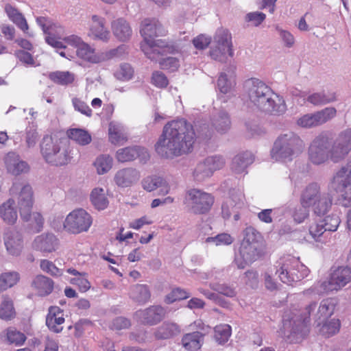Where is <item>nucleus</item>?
Wrapping results in <instances>:
<instances>
[{
  "mask_svg": "<svg viewBox=\"0 0 351 351\" xmlns=\"http://www.w3.org/2000/svg\"><path fill=\"white\" fill-rule=\"evenodd\" d=\"M213 173L205 160L197 165L193 171V177L197 181H203L206 178L212 176Z\"/></svg>",
  "mask_w": 351,
  "mask_h": 351,
  "instance_id": "obj_57",
  "label": "nucleus"
},
{
  "mask_svg": "<svg viewBox=\"0 0 351 351\" xmlns=\"http://www.w3.org/2000/svg\"><path fill=\"white\" fill-rule=\"evenodd\" d=\"M322 221L328 233L336 231L341 222L339 216L336 213L326 217Z\"/></svg>",
  "mask_w": 351,
  "mask_h": 351,
  "instance_id": "obj_60",
  "label": "nucleus"
},
{
  "mask_svg": "<svg viewBox=\"0 0 351 351\" xmlns=\"http://www.w3.org/2000/svg\"><path fill=\"white\" fill-rule=\"evenodd\" d=\"M253 162V156L250 152L241 153L234 156L232 163V169L236 173H241Z\"/></svg>",
  "mask_w": 351,
  "mask_h": 351,
  "instance_id": "obj_36",
  "label": "nucleus"
},
{
  "mask_svg": "<svg viewBox=\"0 0 351 351\" xmlns=\"http://www.w3.org/2000/svg\"><path fill=\"white\" fill-rule=\"evenodd\" d=\"M64 322L63 311L58 306L51 307L46 318V324L49 330L56 333L61 332Z\"/></svg>",
  "mask_w": 351,
  "mask_h": 351,
  "instance_id": "obj_26",
  "label": "nucleus"
},
{
  "mask_svg": "<svg viewBox=\"0 0 351 351\" xmlns=\"http://www.w3.org/2000/svg\"><path fill=\"white\" fill-rule=\"evenodd\" d=\"M244 90L250 102L263 112L281 114L287 110L283 98L259 79L247 80L244 84Z\"/></svg>",
  "mask_w": 351,
  "mask_h": 351,
  "instance_id": "obj_3",
  "label": "nucleus"
},
{
  "mask_svg": "<svg viewBox=\"0 0 351 351\" xmlns=\"http://www.w3.org/2000/svg\"><path fill=\"white\" fill-rule=\"evenodd\" d=\"M213 125L215 130L223 134L228 132L231 126L230 117L226 112H220L213 119Z\"/></svg>",
  "mask_w": 351,
  "mask_h": 351,
  "instance_id": "obj_46",
  "label": "nucleus"
},
{
  "mask_svg": "<svg viewBox=\"0 0 351 351\" xmlns=\"http://www.w3.org/2000/svg\"><path fill=\"white\" fill-rule=\"evenodd\" d=\"M232 332V329L228 324H220L215 328L214 337L219 344H223L228 341Z\"/></svg>",
  "mask_w": 351,
  "mask_h": 351,
  "instance_id": "obj_54",
  "label": "nucleus"
},
{
  "mask_svg": "<svg viewBox=\"0 0 351 351\" xmlns=\"http://www.w3.org/2000/svg\"><path fill=\"white\" fill-rule=\"evenodd\" d=\"M322 195L320 193V187L317 183H311L304 189L301 195V204L311 206L315 200H317Z\"/></svg>",
  "mask_w": 351,
  "mask_h": 351,
  "instance_id": "obj_33",
  "label": "nucleus"
},
{
  "mask_svg": "<svg viewBox=\"0 0 351 351\" xmlns=\"http://www.w3.org/2000/svg\"><path fill=\"white\" fill-rule=\"evenodd\" d=\"M244 238L242 241H247L253 244L255 243L257 245L261 246V237L259 232H258L254 228L247 227L244 230Z\"/></svg>",
  "mask_w": 351,
  "mask_h": 351,
  "instance_id": "obj_59",
  "label": "nucleus"
},
{
  "mask_svg": "<svg viewBox=\"0 0 351 351\" xmlns=\"http://www.w3.org/2000/svg\"><path fill=\"white\" fill-rule=\"evenodd\" d=\"M0 217L8 224H14L18 219L15 201L10 198L0 205Z\"/></svg>",
  "mask_w": 351,
  "mask_h": 351,
  "instance_id": "obj_29",
  "label": "nucleus"
},
{
  "mask_svg": "<svg viewBox=\"0 0 351 351\" xmlns=\"http://www.w3.org/2000/svg\"><path fill=\"white\" fill-rule=\"evenodd\" d=\"M67 272L74 276L73 278L69 280V282L71 284L77 286L80 292L85 293L90 289L91 285L87 278L86 273H80L72 268L68 269Z\"/></svg>",
  "mask_w": 351,
  "mask_h": 351,
  "instance_id": "obj_34",
  "label": "nucleus"
},
{
  "mask_svg": "<svg viewBox=\"0 0 351 351\" xmlns=\"http://www.w3.org/2000/svg\"><path fill=\"white\" fill-rule=\"evenodd\" d=\"M93 165L97 174L104 175L112 168L113 159L108 154H101L95 158Z\"/></svg>",
  "mask_w": 351,
  "mask_h": 351,
  "instance_id": "obj_43",
  "label": "nucleus"
},
{
  "mask_svg": "<svg viewBox=\"0 0 351 351\" xmlns=\"http://www.w3.org/2000/svg\"><path fill=\"white\" fill-rule=\"evenodd\" d=\"M140 177V173L136 169L123 168L116 172L114 180L117 186L125 188L137 182Z\"/></svg>",
  "mask_w": 351,
  "mask_h": 351,
  "instance_id": "obj_21",
  "label": "nucleus"
},
{
  "mask_svg": "<svg viewBox=\"0 0 351 351\" xmlns=\"http://www.w3.org/2000/svg\"><path fill=\"white\" fill-rule=\"evenodd\" d=\"M351 150V129L342 131L334 141L329 150L330 158L333 162H339Z\"/></svg>",
  "mask_w": 351,
  "mask_h": 351,
  "instance_id": "obj_15",
  "label": "nucleus"
},
{
  "mask_svg": "<svg viewBox=\"0 0 351 351\" xmlns=\"http://www.w3.org/2000/svg\"><path fill=\"white\" fill-rule=\"evenodd\" d=\"M72 104L75 110L87 117H91L92 110L89 108L86 103L82 101L81 99L77 97L73 98Z\"/></svg>",
  "mask_w": 351,
  "mask_h": 351,
  "instance_id": "obj_63",
  "label": "nucleus"
},
{
  "mask_svg": "<svg viewBox=\"0 0 351 351\" xmlns=\"http://www.w3.org/2000/svg\"><path fill=\"white\" fill-rule=\"evenodd\" d=\"M19 274L16 271H8L0 276V292L15 285L19 280Z\"/></svg>",
  "mask_w": 351,
  "mask_h": 351,
  "instance_id": "obj_53",
  "label": "nucleus"
},
{
  "mask_svg": "<svg viewBox=\"0 0 351 351\" xmlns=\"http://www.w3.org/2000/svg\"><path fill=\"white\" fill-rule=\"evenodd\" d=\"M351 282V268L338 266L330 269L328 280L319 281L304 292L306 296L338 291Z\"/></svg>",
  "mask_w": 351,
  "mask_h": 351,
  "instance_id": "obj_6",
  "label": "nucleus"
},
{
  "mask_svg": "<svg viewBox=\"0 0 351 351\" xmlns=\"http://www.w3.org/2000/svg\"><path fill=\"white\" fill-rule=\"evenodd\" d=\"M49 79L56 84L66 86L72 84L75 80L73 73L68 71H57L49 74Z\"/></svg>",
  "mask_w": 351,
  "mask_h": 351,
  "instance_id": "obj_44",
  "label": "nucleus"
},
{
  "mask_svg": "<svg viewBox=\"0 0 351 351\" xmlns=\"http://www.w3.org/2000/svg\"><path fill=\"white\" fill-rule=\"evenodd\" d=\"M195 141L191 124L184 119L173 120L164 126L155 149L160 156L172 158L191 152Z\"/></svg>",
  "mask_w": 351,
  "mask_h": 351,
  "instance_id": "obj_1",
  "label": "nucleus"
},
{
  "mask_svg": "<svg viewBox=\"0 0 351 351\" xmlns=\"http://www.w3.org/2000/svg\"><path fill=\"white\" fill-rule=\"evenodd\" d=\"M112 30L114 36L121 41L128 40L132 35V28L129 23L120 18L112 23Z\"/></svg>",
  "mask_w": 351,
  "mask_h": 351,
  "instance_id": "obj_30",
  "label": "nucleus"
},
{
  "mask_svg": "<svg viewBox=\"0 0 351 351\" xmlns=\"http://www.w3.org/2000/svg\"><path fill=\"white\" fill-rule=\"evenodd\" d=\"M332 206V199L327 193L319 195L318 199L313 202L311 206L313 207V212L315 215L320 216L325 215Z\"/></svg>",
  "mask_w": 351,
  "mask_h": 351,
  "instance_id": "obj_42",
  "label": "nucleus"
},
{
  "mask_svg": "<svg viewBox=\"0 0 351 351\" xmlns=\"http://www.w3.org/2000/svg\"><path fill=\"white\" fill-rule=\"evenodd\" d=\"M33 204L32 188L29 184H25L21 187L18 197V206L21 217H27L29 211L32 210Z\"/></svg>",
  "mask_w": 351,
  "mask_h": 351,
  "instance_id": "obj_19",
  "label": "nucleus"
},
{
  "mask_svg": "<svg viewBox=\"0 0 351 351\" xmlns=\"http://www.w3.org/2000/svg\"><path fill=\"white\" fill-rule=\"evenodd\" d=\"M204 160L213 173L215 171L221 169L225 165L223 158L220 156H210Z\"/></svg>",
  "mask_w": 351,
  "mask_h": 351,
  "instance_id": "obj_62",
  "label": "nucleus"
},
{
  "mask_svg": "<svg viewBox=\"0 0 351 351\" xmlns=\"http://www.w3.org/2000/svg\"><path fill=\"white\" fill-rule=\"evenodd\" d=\"M109 141L114 145H122L128 140V134L122 124L111 121L108 126Z\"/></svg>",
  "mask_w": 351,
  "mask_h": 351,
  "instance_id": "obj_28",
  "label": "nucleus"
},
{
  "mask_svg": "<svg viewBox=\"0 0 351 351\" xmlns=\"http://www.w3.org/2000/svg\"><path fill=\"white\" fill-rule=\"evenodd\" d=\"M213 202L214 199L210 194L197 189L188 190L184 200L188 211L195 215L208 213Z\"/></svg>",
  "mask_w": 351,
  "mask_h": 351,
  "instance_id": "obj_11",
  "label": "nucleus"
},
{
  "mask_svg": "<svg viewBox=\"0 0 351 351\" xmlns=\"http://www.w3.org/2000/svg\"><path fill=\"white\" fill-rule=\"evenodd\" d=\"M4 245L9 254L19 256L23 249L21 234L15 230L8 232L4 237Z\"/></svg>",
  "mask_w": 351,
  "mask_h": 351,
  "instance_id": "obj_22",
  "label": "nucleus"
},
{
  "mask_svg": "<svg viewBox=\"0 0 351 351\" xmlns=\"http://www.w3.org/2000/svg\"><path fill=\"white\" fill-rule=\"evenodd\" d=\"M104 18L93 14L90 18L88 36L93 40L107 42L110 38V32L105 26Z\"/></svg>",
  "mask_w": 351,
  "mask_h": 351,
  "instance_id": "obj_17",
  "label": "nucleus"
},
{
  "mask_svg": "<svg viewBox=\"0 0 351 351\" xmlns=\"http://www.w3.org/2000/svg\"><path fill=\"white\" fill-rule=\"evenodd\" d=\"M329 187L339 195V201L344 206L351 204V167H341L334 175Z\"/></svg>",
  "mask_w": 351,
  "mask_h": 351,
  "instance_id": "obj_10",
  "label": "nucleus"
},
{
  "mask_svg": "<svg viewBox=\"0 0 351 351\" xmlns=\"http://www.w3.org/2000/svg\"><path fill=\"white\" fill-rule=\"evenodd\" d=\"M210 287L213 291L226 297L233 298L237 295L235 288L226 283H211Z\"/></svg>",
  "mask_w": 351,
  "mask_h": 351,
  "instance_id": "obj_58",
  "label": "nucleus"
},
{
  "mask_svg": "<svg viewBox=\"0 0 351 351\" xmlns=\"http://www.w3.org/2000/svg\"><path fill=\"white\" fill-rule=\"evenodd\" d=\"M130 297L138 303H145L150 298L148 287L144 285H135L131 288Z\"/></svg>",
  "mask_w": 351,
  "mask_h": 351,
  "instance_id": "obj_47",
  "label": "nucleus"
},
{
  "mask_svg": "<svg viewBox=\"0 0 351 351\" xmlns=\"http://www.w3.org/2000/svg\"><path fill=\"white\" fill-rule=\"evenodd\" d=\"M328 231L325 228L322 219L312 223L309 227V233L316 241L327 243L328 240H326V238L330 234L326 233V235H324V233Z\"/></svg>",
  "mask_w": 351,
  "mask_h": 351,
  "instance_id": "obj_45",
  "label": "nucleus"
},
{
  "mask_svg": "<svg viewBox=\"0 0 351 351\" xmlns=\"http://www.w3.org/2000/svg\"><path fill=\"white\" fill-rule=\"evenodd\" d=\"M4 341L8 344L14 345L16 346H21L26 341V336L20 330L14 327H9L3 332Z\"/></svg>",
  "mask_w": 351,
  "mask_h": 351,
  "instance_id": "obj_40",
  "label": "nucleus"
},
{
  "mask_svg": "<svg viewBox=\"0 0 351 351\" xmlns=\"http://www.w3.org/2000/svg\"><path fill=\"white\" fill-rule=\"evenodd\" d=\"M329 146V140L326 135L321 134L315 137L308 148L309 160L315 165L326 162L330 157Z\"/></svg>",
  "mask_w": 351,
  "mask_h": 351,
  "instance_id": "obj_14",
  "label": "nucleus"
},
{
  "mask_svg": "<svg viewBox=\"0 0 351 351\" xmlns=\"http://www.w3.org/2000/svg\"><path fill=\"white\" fill-rule=\"evenodd\" d=\"M40 268L51 276H58L62 274V271L52 262L48 260H42L40 264Z\"/></svg>",
  "mask_w": 351,
  "mask_h": 351,
  "instance_id": "obj_64",
  "label": "nucleus"
},
{
  "mask_svg": "<svg viewBox=\"0 0 351 351\" xmlns=\"http://www.w3.org/2000/svg\"><path fill=\"white\" fill-rule=\"evenodd\" d=\"M32 285L38 294L43 296L48 295L52 291L53 282L49 278L38 275L34 278Z\"/></svg>",
  "mask_w": 351,
  "mask_h": 351,
  "instance_id": "obj_38",
  "label": "nucleus"
},
{
  "mask_svg": "<svg viewBox=\"0 0 351 351\" xmlns=\"http://www.w3.org/2000/svg\"><path fill=\"white\" fill-rule=\"evenodd\" d=\"M232 36L226 29H218L213 36L212 45L210 48V57L218 62H226L228 57L234 54Z\"/></svg>",
  "mask_w": 351,
  "mask_h": 351,
  "instance_id": "obj_9",
  "label": "nucleus"
},
{
  "mask_svg": "<svg viewBox=\"0 0 351 351\" xmlns=\"http://www.w3.org/2000/svg\"><path fill=\"white\" fill-rule=\"evenodd\" d=\"M165 311L160 306H153L136 312V315L149 324H156L165 316Z\"/></svg>",
  "mask_w": 351,
  "mask_h": 351,
  "instance_id": "obj_27",
  "label": "nucleus"
},
{
  "mask_svg": "<svg viewBox=\"0 0 351 351\" xmlns=\"http://www.w3.org/2000/svg\"><path fill=\"white\" fill-rule=\"evenodd\" d=\"M179 332L178 326L174 323L165 322L155 332L157 339H168Z\"/></svg>",
  "mask_w": 351,
  "mask_h": 351,
  "instance_id": "obj_48",
  "label": "nucleus"
},
{
  "mask_svg": "<svg viewBox=\"0 0 351 351\" xmlns=\"http://www.w3.org/2000/svg\"><path fill=\"white\" fill-rule=\"evenodd\" d=\"M24 221H28L29 223V226H31L32 229L36 232H40L43 223H44V219L42 216V215L40 213L38 212H34L32 213L31 211H29L27 217H21Z\"/></svg>",
  "mask_w": 351,
  "mask_h": 351,
  "instance_id": "obj_55",
  "label": "nucleus"
},
{
  "mask_svg": "<svg viewBox=\"0 0 351 351\" xmlns=\"http://www.w3.org/2000/svg\"><path fill=\"white\" fill-rule=\"evenodd\" d=\"M276 273L280 280L285 284L291 285L298 282L309 274V269L299 259L293 256L281 258L276 266Z\"/></svg>",
  "mask_w": 351,
  "mask_h": 351,
  "instance_id": "obj_8",
  "label": "nucleus"
},
{
  "mask_svg": "<svg viewBox=\"0 0 351 351\" xmlns=\"http://www.w3.org/2000/svg\"><path fill=\"white\" fill-rule=\"evenodd\" d=\"M234 238L230 234L223 232L215 237H206L204 243L215 246H225L232 244Z\"/></svg>",
  "mask_w": 351,
  "mask_h": 351,
  "instance_id": "obj_52",
  "label": "nucleus"
},
{
  "mask_svg": "<svg viewBox=\"0 0 351 351\" xmlns=\"http://www.w3.org/2000/svg\"><path fill=\"white\" fill-rule=\"evenodd\" d=\"M141 156L143 159L149 157L147 149L143 147L134 146L118 149L116 152L115 158L119 162H126L132 161Z\"/></svg>",
  "mask_w": 351,
  "mask_h": 351,
  "instance_id": "obj_23",
  "label": "nucleus"
},
{
  "mask_svg": "<svg viewBox=\"0 0 351 351\" xmlns=\"http://www.w3.org/2000/svg\"><path fill=\"white\" fill-rule=\"evenodd\" d=\"M5 11L10 21H12L23 32L27 33L29 26L22 13L9 4L5 5Z\"/></svg>",
  "mask_w": 351,
  "mask_h": 351,
  "instance_id": "obj_35",
  "label": "nucleus"
},
{
  "mask_svg": "<svg viewBox=\"0 0 351 351\" xmlns=\"http://www.w3.org/2000/svg\"><path fill=\"white\" fill-rule=\"evenodd\" d=\"M317 307L315 302H311L304 309L303 315H294L291 317V322L294 324L293 327L295 333L301 334V336L306 335L308 332L307 324L309 322V317L311 312L314 311Z\"/></svg>",
  "mask_w": 351,
  "mask_h": 351,
  "instance_id": "obj_18",
  "label": "nucleus"
},
{
  "mask_svg": "<svg viewBox=\"0 0 351 351\" xmlns=\"http://www.w3.org/2000/svg\"><path fill=\"white\" fill-rule=\"evenodd\" d=\"M306 100L314 106H322L337 100V95L332 91L313 93L307 97Z\"/></svg>",
  "mask_w": 351,
  "mask_h": 351,
  "instance_id": "obj_37",
  "label": "nucleus"
},
{
  "mask_svg": "<svg viewBox=\"0 0 351 351\" xmlns=\"http://www.w3.org/2000/svg\"><path fill=\"white\" fill-rule=\"evenodd\" d=\"M341 327V322L339 319L332 318L326 320L319 329L320 333L326 337H329L339 332Z\"/></svg>",
  "mask_w": 351,
  "mask_h": 351,
  "instance_id": "obj_49",
  "label": "nucleus"
},
{
  "mask_svg": "<svg viewBox=\"0 0 351 351\" xmlns=\"http://www.w3.org/2000/svg\"><path fill=\"white\" fill-rule=\"evenodd\" d=\"M59 242L56 237L53 234L49 233L37 236L32 243L34 249L47 253L56 251Z\"/></svg>",
  "mask_w": 351,
  "mask_h": 351,
  "instance_id": "obj_20",
  "label": "nucleus"
},
{
  "mask_svg": "<svg viewBox=\"0 0 351 351\" xmlns=\"http://www.w3.org/2000/svg\"><path fill=\"white\" fill-rule=\"evenodd\" d=\"M107 195V191L102 187H95L92 190L90 199L96 209L101 210L108 207L109 201Z\"/></svg>",
  "mask_w": 351,
  "mask_h": 351,
  "instance_id": "obj_32",
  "label": "nucleus"
},
{
  "mask_svg": "<svg viewBox=\"0 0 351 351\" xmlns=\"http://www.w3.org/2000/svg\"><path fill=\"white\" fill-rule=\"evenodd\" d=\"M133 68L127 63L121 64L114 73L117 79L121 81H129L134 76Z\"/></svg>",
  "mask_w": 351,
  "mask_h": 351,
  "instance_id": "obj_56",
  "label": "nucleus"
},
{
  "mask_svg": "<svg viewBox=\"0 0 351 351\" xmlns=\"http://www.w3.org/2000/svg\"><path fill=\"white\" fill-rule=\"evenodd\" d=\"M93 223L90 215L84 209H75L66 217L64 223V228L72 234H80L87 232Z\"/></svg>",
  "mask_w": 351,
  "mask_h": 351,
  "instance_id": "obj_12",
  "label": "nucleus"
},
{
  "mask_svg": "<svg viewBox=\"0 0 351 351\" xmlns=\"http://www.w3.org/2000/svg\"><path fill=\"white\" fill-rule=\"evenodd\" d=\"M236 82L232 73H221L217 80V89L220 94L230 96L232 95Z\"/></svg>",
  "mask_w": 351,
  "mask_h": 351,
  "instance_id": "obj_31",
  "label": "nucleus"
},
{
  "mask_svg": "<svg viewBox=\"0 0 351 351\" xmlns=\"http://www.w3.org/2000/svg\"><path fill=\"white\" fill-rule=\"evenodd\" d=\"M165 32L162 25L156 19H146L142 21L140 33L143 38V41L141 44V48L149 59H157L155 56L156 51L159 55L160 49L167 45L162 39L155 40L156 37L162 36Z\"/></svg>",
  "mask_w": 351,
  "mask_h": 351,
  "instance_id": "obj_5",
  "label": "nucleus"
},
{
  "mask_svg": "<svg viewBox=\"0 0 351 351\" xmlns=\"http://www.w3.org/2000/svg\"><path fill=\"white\" fill-rule=\"evenodd\" d=\"M337 114V110L333 107H327L314 113L304 114L296 121L298 126L311 128L321 125L333 119Z\"/></svg>",
  "mask_w": 351,
  "mask_h": 351,
  "instance_id": "obj_13",
  "label": "nucleus"
},
{
  "mask_svg": "<svg viewBox=\"0 0 351 351\" xmlns=\"http://www.w3.org/2000/svg\"><path fill=\"white\" fill-rule=\"evenodd\" d=\"M4 162L8 171L11 174L16 176L26 173L29 170L28 165L21 160L15 153H8L5 157Z\"/></svg>",
  "mask_w": 351,
  "mask_h": 351,
  "instance_id": "obj_24",
  "label": "nucleus"
},
{
  "mask_svg": "<svg viewBox=\"0 0 351 351\" xmlns=\"http://www.w3.org/2000/svg\"><path fill=\"white\" fill-rule=\"evenodd\" d=\"M304 149V143L295 132L287 131L280 133L275 139L270 151L271 158L278 162L291 161Z\"/></svg>",
  "mask_w": 351,
  "mask_h": 351,
  "instance_id": "obj_4",
  "label": "nucleus"
},
{
  "mask_svg": "<svg viewBox=\"0 0 351 351\" xmlns=\"http://www.w3.org/2000/svg\"><path fill=\"white\" fill-rule=\"evenodd\" d=\"M261 255V246L255 243L251 244L242 241L239 254L235 256L234 262L239 269L245 268L248 264L256 261Z\"/></svg>",
  "mask_w": 351,
  "mask_h": 351,
  "instance_id": "obj_16",
  "label": "nucleus"
},
{
  "mask_svg": "<svg viewBox=\"0 0 351 351\" xmlns=\"http://www.w3.org/2000/svg\"><path fill=\"white\" fill-rule=\"evenodd\" d=\"M173 49L172 47L166 45L165 47L160 48V53L159 55L157 52L155 56L157 59L152 60L153 61L158 62L160 66L162 69L169 70L170 71H176L180 66V61L178 58L173 57L163 58L165 53L173 52Z\"/></svg>",
  "mask_w": 351,
  "mask_h": 351,
  "instance_id": "obj_25",
  "label": "nucleus"
},
{
  "mask_svg": "<svg viewBox=\"0 0 351 351\" xmlns=\"http://www.w3.org/2000/svg\"><path fill=\"white\" fill-rule=\"evenodd\" d=\"M16 316L12 300L5 297L0 305V318L4 320H11Z\"/></svg>",
  "mask_w": 351,
  "mask_h": 351,
  "instance_id": "obj_51",
  "label": "nucleus"
},
{
  "mask_svg": "<svg viewBox=\"0 0 351 351\" xmlns=\"http://www.w3.org/2000/svg\"><path fill=\"white\" fill-rule=\"evenodd\" d=\"M41 154L45 161L56 166L68 164L72 156L66 141L56 137L45 136L41 145Z\"/></svg>",
  "mask_w": 351,
  "mask_h": 351,
  "instance_id": "obj_7",
  "label": "nucleus"
},
{
  "mask_svg": "<svg viewBox=\"0 0 351 351\" xmlns=\"http://www.w3.org/2000/svg\"><path fill=\"white\" fill-rule=\"evenodd\" d=\"M202 340V333L194 332L185 335L182 339V343L186 350L195 351L200 348Z\"/></svg>",
  "mask_w": 351,
  "mask_h": 351,
  "instance_id": "obj_41",
  "label": "nucleus"
},
{
  "mask_svg": "<svg viewBox=\"0 0 351 351\" xmlns=\"http://www.w3.org/2000/svg\"><path fill=\"white\" fill-rule=\"evenodd\" d=\"M69 137L77 143L81 145H86L90 143L91 136L86 130L82 129L74 128L68 132Z\"/></svg>",
  "mask_w": 351,
  "mask_h": 351,
  "instance_id": "obj_50",
  "label": "nucleus"
},
{
  "mask_svg": "<svg viewBox=\"0 0 351 351\" xmlns=\"http://www.w3.org/2000/svg\"><path fill=\"white\" fill-rule=\"evenodd\" d=\"M36 22L46 35L45 39L49 45L57 50L66 49L67 46H71L76 49L75 55L79 58L91 63H97L101 61L95 49L85 43L80 36L75 34L64 36V28L49 18L37 17Z\"/></svg>",
  "mask_w": 351,
  "mask_h": 351,
  "instance_id": "obj_2",
  "label": "nucleus"
},
{
  "mask_svg": "<svg viewBox=\"0 0 351 351\" xmlns=\"http://www.w3.org/2000/svg\"><path fill=\"white\" fill-rule=\"evenodd\" d=\"M337 302L335 298H328L324 299L319 304L316 313L318 319H327L331 317L335 310Z\"/></svg>",
  "mask_w": 351,
  "mask_h": 351,
  "instance_id": "obj_39",
  "label": "nucleus"
},
{
  "mask_svg": "<svg viewBox=\"0 0 351 351\" xmlns=\"http://www.w3.org/2000/svg\"><path fill=\"white\" fill-rule=\"evenodd\" d=\"M189 296L190 293L184 289L176 288L172 290V291L166 296L165 301L167 303L170 304L176 300L188 298Z\"/></svg>",
  "mask_w": 351,
  "mask_h": 351,
  "instance_id": "obj_61",
  "label": "nucleus"
}]
</instances>
